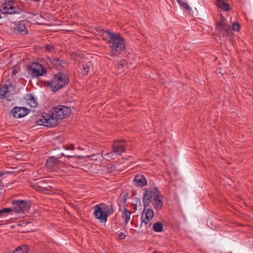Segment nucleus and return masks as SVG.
<instances>
[{
	"label": "nucleus",
	"instance_id": "f257e3e1",
	"mask_svg": "<svg viewBox=\"0 0 253 253\" xmlns=\"http://www.w3.org/2000/svg\"><path fill=\"white\" fill-rule=\"evenodd\" d=\"M71 109L65 106H58L51 110V114L43 113L35 117V122L39 126L53 127L58 124V120L69 116Z\"/></svg>",
	"mask_w": 253,
	"mask_h": 253
},
{
	"label": "nucleus",
	"instance_id": "f03ea898",
	"mask_svg": "<svg viewBox=\"0 0 253 253\" xmlns=\"http://www.w3.org/2000/svg\"><path fill=\"white\" fill-rule=\"evenodd\" d=\"M109 38L107 43L110 48V56L118 57L126 50V44L125 39L119 33L109 30L105 32Z\"/></svg>",
	"mask_w": 253,
	"mask_h": 253
},
{
	"label": "nucleus",
	"instance_id": "7ed1b4c3",
	"mask_svg": "<svg viewBox=\"0 0 253 253\" xmlns=\"http://www.w3.org/2000/svg\"><path fill=\"white\" fill-rule=\"evenodd\" d=\"M144 207H149L151 203L155 209L160 210L163 206L162 196L156 187L146 189L143 197Z\"/></svg>",
	"mask_w": 253,
	"mask_h": 253
},
{
	"label": "nucleus",
	"instance_id": "20e7f679",
	"mask_svg": "<svg viewBox=\"0 0 253 253\" xmlns=\"http://www.w3.org/2000/svg\"><path fill=\"white\" fill-rule=\"evenodd\" d=\"M68 82V77L64 74L59 73L53 77L49 85L51 90L56 91L65 86Z\"/></svg>",
	"mask_w": 253,
	"mask_h": 253
},
{
	"label": "nucleus",
	"instance_id": "39448f33",
	"mask_svg": "<svg viewBox=\"0 0 253 253\" xmlns=\"http://www.w3.org/2000/svg\"><path fill=\"white\" fill-rule=\"evenodd\" d=\"M31 207L28 201L16 200L12 202V209L16 213H25L28 211Z\"/></svg>",
	"mask_w": 253,
	"mask_h": 253
},
{
	"label": "nucleus",
	"instance_id": "423d86ee",
	"mask_svg": "<svg viewBox=\"0 0 253 253\" xmlns=\"http://www.w3.org/2000/svg\"><path fill=\"white\" fill-rule=\"evenodd\" d=\"M0 11L3 14H13L20 13L22 10L15 3L10 0L1 5Z\"/></svg>",
	"mask_w": 253,
	"mask_h": 253
},
{
	"label": "nucleus",
	"instance_id": "0eeeda50",
	"mask_svg": "<svg viewBox=\"0 0 253 253\" xmlns=\"http://www.w3.org/2000/svg\"><path fill=\"white\" fill-rule=\"evenodd\" d=\"M28 69L29 71H31V75L34 77L42 76L46 71L43 65L35 62L29 65Z\"/></svg>",
	"mask_w": 253,
	"mask_h": 253
},
{
	"label": "nucleus",
	"instance_id": "6e6552de",
	"mask_svg": "<svg viewBox=\"0 0 253 253\" xmlns=\"http://www.w3.org/2000/svg\"><path fill=\"white\" fill-rule=\"evenodd\" d=\"M93 209L94 211L93 214L94 217L101 222H106L107 220L108 217L106 215L105 216V213L100 205L98 204L94 206Z\"/></svg>",
	"mask_w": 253,
	"mask_h": 253
},
{
	"label": "nucleus",
	"instance_id": "1a4fd4ad",
	"mask_svg": "<svg viewBox=\"0 0 253 253\" xmlns=\"http://www.w3.org/2000/svg\"><path fill=\"white\" fill-rule=\"evenodd\" d=\"M216 28L223 36H228L230 35V26L226 23L224 19H222L217 22Z\"/></svg>",
	"mask_w": 253,
	"mask_h": 253
},
{
	"label": "nucleus",
	"instance_id": "9d476101",
	"mask_svg": "<svg viewBox=\"0 0 253 253\" xmlns=\"http://www.w3.org/2000/svg\"><path fill=\"white\" fill-rule=\"evenodd\" d=\"M11 112L14 118H21L29 113L30 110L25 107H15L12 109Z\"/></svg>",
	"mask_w": 253,
	"mask_h": 253
},
{
	"label": "nucleus",
	"instance_id": "9b49d317",
	"mask_svg": "<svg viewBox=\"0 0 253 253\" xmlns=\"http://www.w3.org/2000/svg\"><path fill=\"white\" fill-rule=\"evenodd\" d=\"M154 213L153 210L149 207H144L143 212L142 215V222L145 225L149 223L153 218Z\"/></svg>",
	"mask_w": 253,
	"mask_h": 253
},
{
	"label": "nucleus",
	"instance_id": "f8f14e48",
	"mask_svg": "<svg viewBox=\"0 0 253 253\" xmlns=\"http://www.w3.org/2000/svg\"><path fill=\"white\" fill-rule=\"evenodd\" d=\"M61 156H64L63 153L61 154ZM68 158V162L70 165L73 168H77L79 164V161L81 157L78 156L65 155Z\"/></svg>",
	"mask_w": 253,
	"mask_h": 253
},
{
	"label": "nucleus",
	"instance_id": "ddd939ff",
	"mask_svg": "<svg viewBox=\"0 0 253 253\" xmlns=\"http://www.w3.org/2000/svg\"><path fill=\"white\" fill-rule=\"evenodd\" d=\"M121 141L124 142V140H121ZM120 142L121 141L115 142L113 145V151L117 155H120L125 152V146L121 144Z\"/></svg>",
	"mask_w": 253,
	"mask_h": 253
},
{
	"label": "nucleus",
	"instance_id": "4468645a",
	"mask_svg": "<svg viewBox=\"0 0 253 253\" xmlns=\"http://www.w3.org/2000/svg\"><path fill=\"white\" fill-rule=\"evenodd\" d=\"M25 99L26 100L27 104L31 107L35 108L38 105L37 98H35L32 94H26L25 96Z\"/></svg>",
	"mask_w": 253,
	"mask_h": 253
},
{
	"label": "nucleus",
	"instance_id": "2eb2a0df",
	"mask_svg": "<svg viewBox=\"0 0 253 253\" xmlns=\"http://www.w3.org/2000/svg\"><path fill=\"white\" fill-rule=\"evenodd\" d=\"M133 180L136 184L139 186L144 187L147 185V180L143 175H136Z\"/></svg>",
	"mask_w": 253,
	"mask_h": 253
},
{
	"label": "nucleus",
	"instance_id": "dca6fc26",
	"mask_svg": "<svg viewBox=\"0 0 253 253\" xmlns=\"http://www.w3.org/2000/svg\"><path fill=\"white\" fill-rule=\"evenodd\" d=\"M14 32L19 33L22 35L27 34L28 31L26 28L25 24L22 23L16 24L13 28Z\"/></svg>",
	"mask_w": 253,
	"mask_h": 253
},
{
	"label": "nucleus",
	"instance_id": "f3484780",
	"mask_svg": "<svg viewBox=\"0 0 253 253\" xmlns=\"http://www.w3.org/2000/svg\"><path fill=\"white\" fill-rule=\"evenodd\" d=\"M99 205L103 210V211L105 213V216L106 215L108 217L111 214H112L113 213L114 210L112 205H106V204L103 203H100L99 204Z\"/></svg>",
	"mask_w": 253,
	"mask_h": 253
},
{
	"label": "nucleus",
	"instance_id": "a211bd4d",
	"mask_svg": "<svg viewBox=\"0 0 253 253\" xmlns=\"http://www.w3.org/2000/svg\"><path fill=\"white\" fill-rule=\"evenodd\" d=\"M60 158L59 156H52L48 159L46 161V165L48 168H52L54 165H57L59 162L58 160Z\"/></svg>",
	"mask_w": 253,
	"mask_h": 253
},
{
	"label": "nucleus",
	"instance_id": "6ab92c4d",
	"mask_svg": "<svg viewBox=\"0 0 253 253\" xmlns=\"http://www.w3.org/2000/svg\"><path fill=\"white\" fill-rule=\"evenodd\" d=\"M216 4L218 8L223 11H227L230 9L229 4L225 2L224 0H217Z\"/></svg>",
	"mask_w": 253,
	"mask_h": 253
},
{
	"label": "nucleus",
	"instance_id": "aec40b11",
	"mask_svg": "<svg viewBox=\"0 0 253 253\" xmlns=\"http://www.w3.org/2000/svg\"><path fill=\"white\" fill-rule=\"evenodd\" d=\"M49 61L52 64L55 66L56 67H64L66 65L65 61L59 58H51L49 59Z\"/></svg>",
	"mask_w": 253,
	"mask_h": 253
},
{
	"label": "nucleus",
	"instance_id": "412c9836",
	"mask_svg": "<svg viewBox=\"0 0 253 253\" xmlns=\"http://www.w3.org/2000/svg\"><path fill=\"white\" fill-rule=\"evenodd\" d=\"M29 247L26 245H23L15 249L13 253H27L29 251Z\"/></svg>",
	"mask_w": 253,
	"mask_h": 253
},
{
	"label": "nucleus",
	"instance_id": "4be33fe9",
	"mask_svg": "<svg viewBox=\"0 0 253 253\" xmlns=\"http://www.w3.org/2000/svg\"><path fill=\"white\" fill-rule=\"evenodd\" d=\"M131 212L127 209H125L122 214V218L125 219L126 224L128 223L130 220Z\"/></svg>",
	"mask_w": 253,
	"mask_h": 253
},
{
	"label": "nucleus",
	"instance_id": "5701e85b",
	"mask_svg": "<svg viewBox=\"0 0 253 253\" xmlns=\"http://www.w3.org/2000/svg\"><path fill=\"white\" fill-rule=\"evenodd\" d=\"M8 92V89L6 85H4L0 89V98H6V94Z\"/></svg>",
	"mask_w": 253,
	"mask_h": 253
},
{
	"label": "nucleus",
	"instance_id": "b1692460",
	"mask_svg": "<svg viewBox=\"0 0 253 253\" xmlns=\"http://www.w3.org/2000/svg\"><path fill=\"white\" fill-rule=\"evenodd\" d=\"M153 230L157 232H161L163 230V225L161 222H157L153 225Z\"/></svg>",
	"mask_w": 253,
	"mask_h": 253
},
{
	"label": "nucleus",
	"instance_id": "393cba45",
	"mask_svg": "<svg viewBox=\"0 0 253 253\" xmlns=\"http://www.w3.org/2000/svg\"><path fill=\"white\" fill-rule=\"evenodd\" d=\"M12 208H4L0 210V217L5 216V214L13 211Z\"/></svg>",
	"mask_w": 253,
	"mask_h": 253
},
{
	"label": "nucleus",
	"instance_id": "a878e982",
	"mask_svg": "<svg viewBox=\"0 0 253 253\" xmlns=\"http://www.w3.org/2000/svg\"><path fill=\"white\" fill-rule=\"evenodd\" d=\"M90 65L91 64L90 63L83 64L82 65V73L83 75H87L89 70Z\"/></svg>",
	"mask_w": 253,
	"mask_h": 253
},
{
	"label": "nucleus",
	"instance_id": "bb28decb",
	"mask_svg": "<svg viewBox=\"0 0 253 253\" xmlns=\"http://www.w3.org/2000/svg\"><path fill=\"white\" fill-rule=\"evenodd\" d=\"M184 0H176L178 4L184 9L189 10L191 9L188 4L184 1Z\"/></svg>",
	"mask_w": 253,
	"mask_h": 253
},
{
	"label": "nucleus",
	"instance_id": "cd10ccee",
	"mask_svg": "<svg viewBox=\"0 0 253 253\" xmlns=\"http://www.w3.org/2000/svg\"><path fill=\"white\" fill-rule=\"evenodd\" d=\"M232 29L235 31H239L240 28V26L238 23L234 22L232 24Z\"/></svg>",
	"mask_w": 253,
	"mask_h": 253
},
{
	"label": "nucleus",
	"instance_id": "c85d7f7f",
	"mask_svg": "<svg viewBox=\"0 0 253 253\" xmlns=\"http://www.w3.org/2000/svg\"><path fill=\"white\" fill-rule=\"evenodd\" d=\"M54 48V46L52 44H46L45 45V49L47 51H51Z\"/></svg>",
	"mask_w": 253,
	"mask_h": 253
},
{
	"label": "nucleus",
	"instance_id": "c756f323",
	"mask_svg": "<svg viewBox=\"0 0 253 253\" xmlns=\"http://www.w3.org/2000/svg\"><path fill=\"white\" fill-rule=\"evenodd\" d=\"M126 65V61L124 60H122L118 62L117 64V67L118 68H121Z\"/></svg>",
	"mask_w": 253,
	"mask_h": 253
},
{
	"label": "nucleus",
	"instance_id": "7c9ffc66",
	"mask_svg": "<svg viewBox=\"0 0 253 253\" xmlns=\"http://www.w3.org/2000/svg\"><path fill=\"white\" fill-rule=\"evenodd\" d=\"M126 237V235L123 232H120L118 234V238L121 240L125 239Z\"/></svg>",
	"mask_w": 253,
	"mask_h": 253
},
{
	"label": "nucleus",
	"instance_id": "2f4dec72",
	"mask_svg": "<svg viewBox=\"0 0 253 253\" xmlns=\"http://www.w3.org/2000/svg\"><path fill=\"white\" fill-rule=\"evenodd\" d=\"M65 149L67 150H74L75 149V147L73 144H70L66 147Z\"/></svg>",
	"mask_w": 253,
	"mask_h": 253
},
{
	"label": "nucleus",
	"instance_id": "473e14b6",
	"mask_svg": "<svg viewBox=\"0 0 253 253\" xmlns=\"http://www.w3.org/2000/svg\"><path fill=\"white\" fill-rule=\"evenodd\" d=\"M17 71H16L15 70H13L12 72V75L14 76L16 74Z\"/></svg>",
	"mask_w": 253,
	"mask_h": 253
},
{
	"label": "nucleus",
	"instance_id": "72a5a7b5",
	"mask_svg": "<svg viewBox=\"0 0 253 253\" xmlns=\"http://www.w3.org/2000/svg\"><path fill=\"white\" fill-rule=\"evenodd\" d=\"M39 188V190H41V189H41V190H42V191L43 190H42V187H40H40H39V188Z\"/></svg>",
	"mask_w": 253,
	"mask_h": 253
},
{
	"label": "nucleus",
	"instance_id": "f704fd0d",
	"mask_svg": "<svg viewBox=\"0 0 253 253\" xmlns=\"http://www.w3.org/2000/svg\"><path fill=\"white\" fill-rule=\"evenodd\" d=\"M154 253H156L155 252H154Z\"/></svg>",
	"mask_w": 253,
	"mask_h": 253
}]
</instances>
